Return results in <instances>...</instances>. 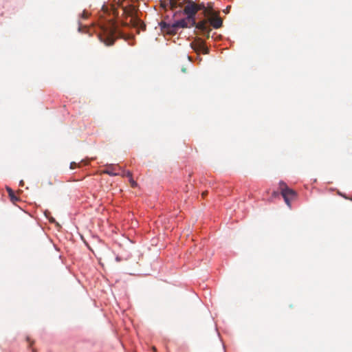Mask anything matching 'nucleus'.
<instances>
[{"label":"nucleus","instance_id":"nucleus-1","mask_svg":"<svg viewBox=\"0 0 352 352\" xmlns=\"http://www.w3.org/2000/svg\"><path fill=\"white\" fill-rule=\"evenodd\" d=\"M204 10V14H208V8H206L203 3L197 4L193 1H190L184 9V11L176 12L174 16L185 14L187 15L188 21L190 22V26H195L196 29L200 30L202 34L207 38L210 37V29L208 27V21L201 20L198 23L195 21V14L199 10Z\"/></svg>","mask_w":352,"mask_h":352},{"label":"nucleus","instance_id":"nucleus-2","mask_svg":"<svg viewBox=\"0 0 352 352\" xmlns=\"http://www.w3.org/2000/svg\"><path fill=\"white\" fill-rule=\"evenodd\" d=\"M95 31L97 32L100 41L107 46L113 45L117 38L123 37L122 33L113 19L101 22Z\"/></svg>","mask_w":352,"mask_h":352},{"label":"nucleus","instance_id":"nucleus-3","mask_svg":"<svg viewBox=\"0 0 352 352\" xmlns=\"http://www.w3.org/2000/svg\"><path fill=\"white\" fill-rule=\"evenodd\" d=\"M123 14L125 16L126 19L129 17V21H123L122 24L123 26H132L133 28H140L143 30L146 29V25L138 16V9L132 5L122 7Z\"/></svg>","mask_w":352,"mask_h":352},{"label":"nucleus","instance_id":"nucleus-4","mask_svg":"<svg viewBox=\"0 0 352 352\" xmlns=\"http://www.w3.org/2000/svg\"><path fill=\"white\" fill-rule=\"evenodd\" d=\"M159 25L163 32L170 35L176 34L179 28L191 27L190 22L188 21L187 17L178 20L171 24L165 21H161Z\"/></svg>","mask_w":352,"mask_h":352},{"label":"nucleus","instance_id":"nucleus-5","mask_svg":"<svg viewBox=\"0 0 352 352\" xmlns=\"http://www.w3.org/2000/svg\"><path fill=\"white\" fill-rule=\"evenodd\" d=\"M279 190L286 204L289 207H291V201L294 200L297 196L296 191L289 188L287 185L282 181L279 182Z\"/></svg>","mask_w":352,"mask_h":352},{"label":"nucleus","instance_id":"nucleus-6","mask_svg":"<svg viewBox=\"0 0 352 352\" xmlns=\"http://www.w3.org/2000/svg\"><path fill=\"white\" fill-rule=\"evenodd\" d=\"M204 16L208 17L206 20L208 21V27L210 29V32L211 31L210 25H212L215 29L221 27L223 23L222 19L219 16L213 14L212 10L208 9V14Z\"/></svg>","mask_w":352,"mask_h":352},{"label":"nucleus","instance_id":"nucleus-7","mask_svg":"<svg viewBox=\"0 0 352 352\" xmlns=\"http://www.w3.org/2000/svg\"><path fill=\"white\" fill-rule=\"evenodd\" d=\"M7 191L9 194V197L12 202L19 201V198L14 195V191L10 188H7Z\"/></svg>","mask_w":352,"mask_h":352},{"label":"nucleus","instance_id":"nucleus-8","mask_svg":"<svg viewBox=\"0 0 352 352\" xmlns=\"http://www.w3.org/2000/svg\"><path fill=\"white\" fill-rule=\"evenodd\" d=\"M113 170H114V168L112 166H110L108 168H107L106 170H103V173L105 174H107L109 175H111V176H116V175H120L119 173H116L113 171Z\"/></svg>","mask_w":352,"mask_h":352},{"label":"nucleus","instance_id":"nucleus-9","mask_svg":"<svg viewBox=\"0 0 352 352\" xmlns=\"http://www.w3.org/2000/svg\"><path fill=\"white\" fill-rule=\"evenodd\" d=\"M199 48L202 50L203 53L207 54L209 53V49L204 45L203 41L199 44Z\"/></svg>","mask_w":352,"mask_h":352},{"label":"nucleus","instance_id":"nucleus-10","mask_svg":"<svg viewBox=\"0 0 352 352\" xmlns=\"http://www.w3.org/2000/svg\"><path fill=\"white\" fill-rule=\"evenodd\" d=\"M83 161H81L80 163H76L75 162H71L70 164V168L71 169H74L76 168H80V164Z\"/></svg>","mask_w":352,"mask_h":352},{"label":"nucleus","instance_id":"nucleus-11","mask_svg":"<svg viewBox=\"0 0 352 352\" xmlns=\"http://www.w3.org/2000/svg\"><path fill=\"white\" fill-rule=\"evenodd\" d=\"M177 8V3L176 1L173 0H170V10H173Z\"/></svg>","mask_w":352,"mask_h":352},{"label":"nucleus","instance_id":"nucleus-12","mask_svg":"<svg viewBox=\"0 0 352 352\" xmlns=\"http://www.w3.org/2000/svg\"><path fill=\"white\" fill-rule=\"evenodd\" d=\"M122 176L131 177L132 173L130 171L122 170Z\"/></svg>","mask_w":352,"mask_h":352},{"label":"nucleus","instance_id":"nucleus-13","mask_svg":"<svg viewBox=\"0 0 352 352\" xmlns=\"http://www.w3.org/2000/svg\"><path fill=\"white\" fill-rule=\"evenodd\" d=\"M111 12L113 16H117L118 15V12L117 9H116L113 6H111Z\"/></svg>","mask_w":352,"mask_h":352},{"label":"nucleus","instance_id":"nucleus-14","mask_svg":"<svg viewBox=\"0 0 352 352\" xmlns=\"http://www.w3.org/2000/svg\"><path fill=\"white\" fill-rule=\"evenodd\" d=\"M89 14L86 10H84L81 14V17L84 19H86L88 18Z\"/></svg>","mask_w":352,"mask_h":352},{"label":"nucleus","instance_id":"nucleus-15","mask_svg":"<svg viewBox=\"0 0 352 352\" xmlns=\"http://www.w3.org/2000/svg\"><path fill=\"white\" fill-rule=\"evenodd\" d=\"M129 181L132 187H135L137 186V183L132 179V177H130Z\"/></svg>","mask_w":352,"mask_h":352},{"label":"nucleus","instance_id":"nucleus-16","mask_svg":"<svg viewBox=\"0 0 352 352\" xmlns=\"http://www.w3.org/2000/svg\"><path fill=\"white\" fill-rule=\"evenodd\" d=\"M278 195V193L277 192H276V191L273 192V193H272V196H273L274 197H277Z\"/></svg>","mask_w":352,"mask_h":352},{"label":"nucleus","instance_id":"nucleus-17","mask_svg":"<svg viewBox=\"0 0 352 352\" xmlns=\"http://www.w3.org/2000/svg\"><path fill=\"white\" fill-rule=\"evenodd\" d=\"M207 195H208V191H204L202 192L201 195L203 197H205Z\"/></svg>","mask_w":352,"mask_h":352},{"label":"nucleus","instance_id":"nucleus-18","mask_svg":"<svg viewBox=\"0 0 352 352\" xmlns=\"http://www.w3.org/2000/svg\"><path fill=\"white\" fill-rule=\"evenodd\" d=\"M20 185H21V186H23V181H21V182H20Z\"/></svg>","mask_w":352,"mask_h":352},{"label":"nucleus","instance_id":"nucleus-19","mask_svg":"<svg viewBox=\"0 0 352 352\" xmlns=\"http://www.w3.org/2000/svg\"><path fill=\"white\" fill-rule=\"evenodd\" d=\"M33 344V342H31L30 344V346H31Z\"/></svg>","mask_w":352,"mask_h":352}]
</instances>
